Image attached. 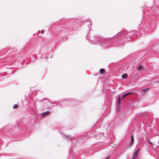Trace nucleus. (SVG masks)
Here are the masks:
<instances>
[{
	"label": "nucleus",
	"mask_w": 159,
	"mask_h": 159,
	"mask_svg": "<svg viewBox=\"0 0 159 159\" xmlns=\"http://www.w3.org/2000/svg\"><path fill=\"white\" fill-rule=\"evenodd\" d=\"M150 46L153 50H155L157 47V44H155L153 43H152L150 45Z\"/></svg>",
	"instance_id": "11"
},
{
	"label": "nucleus",
	"mask_w": 159,
	"mask_h": 159,
	"mask_svg": "<svg viewBox=\"0 0 159 159\" xmlns=\"http://www.w3.org/2000/svg\"><path fill=\"white\" fill-rule=\"evenodd\" d=\"M147 141L148 142V143H149L150 146H151L152 147L153 146V145L152 143L148 139H147Z\"/></svg>",
	"instance_id": "20"
},
{
	"label": "nucleus",
	"mask_w": 159,
	"mask_h": 159,
	"mask_svg": "<svg viewBox=\"0 0 159 159\" xmlns=\"http://www.w3.org/2000/svg\"><path fill=\"white\" fill-rule=\"evenodd\" d=\"M142 35L141 34V33H139L138 32H136V33L134 35H133L134 37H137L138 36H139V37L141 36Z\"/></svg>",
	"instance_id": "13"
},
{
	"label": "nucleus",
	"mask_w": 159,
	"mask_h": 159,
	"mask_svg": "<svg viewBox=\"0 0 159 159\" xmlns=\"http://www.w3.org/2000/svg\"><path fill=\"white\" fill-rule=\"evenodd\" d=\"M47 100H48V102H49L50 103H51V104H54V102H50V101L49 100H48V99Z\"/></svg>",
	"instance_id": "26"
},
{
	"label": "nucleus",
	"mask_w": 159,
	"mask_h": 159,
	"mask_svg": "<svg viewBox=\"0 0 159 159\" xmlns=\"http://www.w3.org/2000/svg\"><path fill=\"white\" fill-rule=\"evenodd\" d=\"M65 20V22H66V25H67V24H68V22L69 23V24H68V26L69 25H71L70 27H65V28L66 29L71 30L72 28V27H73V26L72 25H73V26H74L75 25V23L74 21V19H70Z\"/></svg>",
	"instance_id": "4"
},
{
	"label": "nucleus",
	"mask_w": 159,
	"mask_h": 159,
	"mask_svg": "<svg viewBox=\"0 0 159 159\" xmlns=\"http://www.w3.org/2000/svg\"><path fill=\"white\" fill-rule=\"evenodd\" d=\"M105 70L104 68H101L99 70V72L101 74H103L105 72Z\"/></svg>",
	"instance_id": "16"
},
{
	"label": "nucleus",
	"mask_w": 159,
	"mask_h": 159,
	"mask_svg": "<svg viewBox=\"0 0 159 159\" xmlns=\"http://www.w3.org/2000/svg\"><path fill=\"white\" fill-rule=\"evenodd\" d=\"M153 6L151 7V10H150V13H156L157 15V18H152L148 22V25H149L150 30H153L155 29L157 26V24L158 23L159 20L157 18H159V1H154L153 2Z\"/></svg>",
	"instance_id": "1"
},
{
	"label": "nucleus",
	"mask_w": 159,
	"mask_h": 159,
	"mask_svg": "<svg viewBox=\"0 0 159 159\" xmlns=\"http://www.w3.org/2000/svg\"><path fill=\"white\" fill-rule=\"evenodd\" d=\"M121 108L120 103H117V107L116 108V111L117 112H119Z\"/></svg>",
	"instance_id": "12"
},
{
	"label": "nucleus",
	"mask_w": 159,
	"mask_h": 159,
	"mask_svg": "<svg viewBox=\"0 0 159 159\" xmlns=\"http://www.w3.org/2000/svg\"><path fill=\"white\" fill-rule=\"evenodd\" d=\"M50 111H45L43 112L41 114V116L42 117H44L45 116H46L49 114L50 113Z\"/></svg>",
	"instance_id": "8"
},
{
	"label": "nucleus",
	"mask_w": 159,
	"mask_h": 159,
	"mask_svg": "<svg viewBox=\"0 0 159 159\" xmlns=\"http://www.w3.org/2000/svg\"><path fill=\"white\" fill-rule=\"evenodd\" d=\"M121 99L120 96L118 97V98L117 103H120V101Z\"/></svg>",
	"instance_id": "18"
},
{
	"label": "nucleus",
	"mask_w": 159,
	"mask_h": 159,
	"mask_svg": "<svg viewBox=\"0 0 159 159\" xmlns=\"http://www.w3.org/2000/svg\"><path fill=\"white\" fill-rule=\"evenodd\" d=\"M93 42V43H95L96 45H99L102 46H105L110 42L109 39H104L102 37L98 35L94 36V39H91ZM93 43V42H92Z\"/></svg>",
	"instance_id": "2"
},
{
	"label": "nucleus",
	"mask_w": 159,
	"mask_h": 159,
	"mask_svg": "<svg viewBox=\"0 0 159 159\" xmlns=\"http://www.w3.org/2000/svg\"><path fill=\"white\" fill-rule=\"evenodd\" d=\"M86 22L87 23H89V24L88 25V28L89 29V31L90 32V30H91V29H90L91 28L92 26V24L91 23L89 19H88L87 20H85L84 23H85Z\"/></svg>",
	"instance_id": "7"
},
{
	"label": "nucleus",
	"mask_w": 159,
	"mask_h": 159,
	"mask_svg": "<svg viewBox=\"0 0 159 159\" xmlns=\"http://www.w3.org/2000/svg\"><path fill=\"white\" fill-rule=\"evenodd\" d=\"M126 93L124 94H123L121 97V99H122L123 98H124L126 97V96H128L129 94L131 93Z\"/></svg>",
	"instance_id": "14"
},
{
	"label": "nucleus",
	"mask_w": 159,
	"mask_h": 159,
	"mask_svg": "<svg viewBox=\"0 0 159 159\" xmlns=\"http://www.w3.org/2000/svg\"><path fill=\"white\" fill-rule=\"evenodd\" d=\"M47 100L48 99L47 98H44V99H43L41 100H39V102H43V101H44V100Z\"/></svg>",
	"instance_id": "25"
},
{
	"label": "nucleus",
	"mask_w": 159,
	"mask_h": 159,
	"mask_svg": "<svg viewBox=\"0 0 159 159\" xmlns=\"http://www.w3.org/2000/svg\"><path fill=\"white\" fill-rule=\"evenodd\" d=\"M89 33H87V35H86V37H87V35H89ZM86 38H87V37H86Z\"/></svg>",
	"instance_id": "29"
},
{
	"label": "nucleus",
	"mask_w": 159,
	"mask_h": 159,
	"mask_svg": "<svg viewBox=\"0 0 159 159\" xmlns=\"http://www.w3.org/2000/svg\"><path fill=\"white\" fill-rule=\"evenodd\" d=\"M1 74V73H0V74Z\"/></svg>",
	"instance_id": "32"
},
{
	"label": "nucleus",
	"mask_w": 159,
	"mask_h": 159,
	"mask_svg": "<svg viewBox=\"0 0 159 159\" xmlns=\"http://www.w3.org/2000/svg\"><path fill=\"white\" fill-rule=\"evenodd\" d=\"M139 151L137 150L134 153L132 159H135L136 158L139 153Z\"/></svg>",
	"instance_id": "9"
},
{
	"label": "nucleus",
	"mask_w": 159,
	"mask_h": 159,
	"mask_svg": "<svg viewBox=\"0 0 159 159\" xmlns=\"http://www.w3.org/2000/svg\"><path fill=\"white\" fill-rule=\"evenodd\" d=\"M56 106H58V104H57L56 105Z\"/></svg>",
	"instance_id": "31"
},
{
	"label": "nucleus",
	"mask_w": 159,
	"mask_h": 159,
	"mask_svg": "<svg viewBox=\"0 0 159 159\" xmlns=\"http://www.w3.org/2000/svg\"><path fill=\"white\" fill-rule=\"evenodd\" d=\"M128 77V75L127 74L125 73L123 74L122 75V77L124 79H125L127 78Z\"/></svg>",
	"instance_id": "15"
},
{
	"label": "nucleus",
	"mask_w": 159,
	"mask_h": 159,
	"mask_svg": "<svg viewBox=\"0 0 159 159\" xmlns=\"http://www.w3.org/2000/svg\"><path fill=\"white\" fill-rule=\"evenodd\" d=\"M102 136V133H99L98 134L95 135V138L97 139H100Z\"/></svg>",
	"instance_id": "10"
},
{
	"label": "nucleus",
	"mask_w": 159,
	"mask_h": 159,
	"mask_svg": "<svg viewBox=\"0 0 159 159\" xmlns=\"http://www.w3.org/2000/svg\"><path fill=\"white\" fill-rule=\"evenodd\" d=\"M134 139L133 135H132L131 138V141H130V145H131L134 142Z\"/></svg>",
	"instance_id": "17"
},
{
	"label": "nucleus",
	"mask_w": 159,
	"mask_h": 159,
	"mask_svg": "<svg viewBox=\"0 0 159 159\" xmlns=\"http://www.w3.org/2000/svg\"><path fill=\"white\" fill-rule=\"evenodd\" d=\"M92 39H94V36L93 37L91 38V39H90V40H89V39H88V40H89V42L91 43H92L93 44H95L94 43H91L92 42L93 43V42L91 40Z\"/></svg>",
	"instance_id": "24"
},
{
	"label": "nucleus",
	"mask_w": 159,
	"mask_h": 159,
	"mask_svg": "<svg viewBox=\"0 0 159 159\" xmlns=\"http://www.w3.org/2000/svg\"><path fill=\"white\" fill-rule=\"evenodd\" d=\"M92 39H94V36L93 37L91 38V39H90V40H89V39H88V40H89V42L91 43H92L93 44H95L94 43H91L92 42L93 43V42L91 40Z\"/></svg>",
	"instance_id": "23"
},
{
	"label": "nucleus",
	"mask_w": 159,
	"mask_h": 159,
	"mask_svg": "<svg viewBox=\"0 0 159 159\" xmlns=\"http://www.w3.org/2000/svg\"><path fill=\"white\" fill-rule=\"evenodd\" d=\"M44 32V30H42L41 31V33H42V34H43V33Z\"/></svg>",
	"instance_id": "27"
},
{
	"label": "nucleus",
	"mask_w": 159,
	"mask_h": 159,
	"mask_svg": "<svg viewBox=\"0 0 159 159\" xmlns=\"http://www.w3.org/2000/svg\"><path fill=\"white\" fill-rule=\"evenodd\" d=\"M147 26V23H142L139 26V28L141 29L142 30H143L144 31H147L148 30H150V28L149 25Z\"/></svg>",
	"instance_id": "5"
},
{
	"label": "nucleus",
	"mask_w": 159,
	"mask_h": 159,
	"mask_svg": "<svg viewBox=\"0 0 159 159\" xmlns=\"http://www.w3.org/2000/svg\"><path fill=\"white\" fill-rule=\"evenodd\" d=\"M149 89L148 88H145L142 89V91L143 93H145L147 91V90H149Z\"/></svg>",
	"instance_id": "19"
},
{
	"label": "nucleus",
	"mask_w": 159,
	"mask_h": 159,
	"mask_svg": "<svg viewBox=\"0 0 159 159\" xmlns=\"http://www.w3.org/2000/svg\"><path fill=\"white\" fill-rule=\"evenodd\" d=\"M127 31L126 30H123L117 33L116 36L113 37V38L116 39L114 41L122 40L123 41H125V38H127L126 40L129 41L132 38V36H130L128 34Z\"/></svg>",
	"instance_id": "3"
},
{
	"label": "nucleus",
	"mask_w": 159,
	"mask_h": 159,
	"mask_svg": "<svg viewBox=\"0 0 159 159\" xmlns=\"http://www.w3.org/2000/svg\"><path fill=\"white\" fill-rule=\"evenodd\" d=\"M121 43H122V42H120V43H119V44H121Z\"/></svg>",
	"instance_id": "30"
},
{
	"label": "nucleus",
	"mask_w": 159,
	"mask_h": 159,
	"mask_svg": "<svg viewBox=\"0 0 159 159\" xmlns=\"http://www.w3.org/2000/svg\"><path fill=\"white\" fill-rule=\"evenodd\" d=\"M110 157V155L107 156L105 159H108Z\"/></svg>",
	"instance_id": "28"
},
{
	"label": "nucleus",
	"mask_w": 159,
	"mask_h": 159,
	"mask_svg": "<svg viewBox=\"0 0 159 159\" xmlns=\"http://www.w3.org/2000/svg\"><path fill=\"white\" fill-rule=\"evenodd\" d=\"M18 107V106L17 104H15L14 106H13V108L14 109H16Z\"/></svg>",
	"instance_id": "21"
},
{
	"label": "nucleus",
	"mask_w": 159,
	"mask_h": 159,
	"mask_svg": "<svg viewBox=\"0 0 159 159\" xmlns=\"http://www.w3.org/2000/svg\"><path fill=\"white\" fill-rule=\"evenodd\" d=\"M59 133H60V134H61V135L63 136H64V138L65 139H66L67 140H71V138L72 137H70V136L66 135L64 134V133H62L61 131H59ZM72 142V141H71Z\"/></svg>",
	"instance_id": "6"
},
{
	"label": "nucleus",
	"mask_w": 159,
	"mask_h": 159,
	"mask_svg": "<svg viewBox=\"0 0 159 159\" xmlns=\"http://www.w3.org/2000/svg\"><path fill=\"white\" fill-rule=\"evenodd\" d=\"M143 67L141 66H139L137 67V69L139 70H140Z\"/></svg>",
	"instance_id": "22"
}]
</instances>
